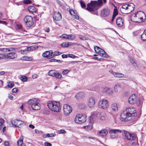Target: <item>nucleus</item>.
<instances>
[{
  "label": "nucleus",
  "mask_w": 146,
  "mask_h": 146,
  "mask_svg": "<svg viewBox=\"0 0 146 146\" xmlns=\"http://www.w3.org/2000/svg\"><path fill=\"white\" fill-rule=\"evenodd\" d=\"M136 115L135 108L131 107L126 109L121 113L120 119L122 121H127L132 119Z\"/></svg>",
  "instance_id": "obj_1"
},
{
  "label": "nucleus",
  "mask_w": 146,
  "mask_h": 146,
  "mask_svg": "<svg viewBox=\"0 0 146 146\" xmlns=\"http://www.w3.org/2000/svg\"><path fill=\"white\" fill-rule=\"evenodd\" d=\"M106 0L91 1L90 3L88 4L86 9L91 13L95 11L99 8V6L102 5L103 3H106Z\"/></svg>",
  "instance_id": "obj_2"
},
{
  "label": "nucleus",
  "mask_w": 146,
  "mask_h": 146,
  "mask_svg": "<svg viewBox=\"0 0 146 146\" xmlns=\"http://www.w3.org/2000/svg\"><path fill=\"white\" fill-rule=\"evenodd\" d=\"M48 108L52 111L58 112L60 110V104L59 102L54 101H49L47 103Z\"/></svg>",
  "instance_id": "obj_3"
},
{
  "label": "nucleus",
  "mask_w": 146,
  "mask_h": 146,
  "mask_svg": "<svg viewBox=\"0 0 146 146\" xmlns=\"http://www.w3.org/2000/svg\"><path fill=\"white\" fill-rule=\"evenodd\" d=\"M146 18L145 14L143 11H138L135 14L133 15L131 17L132 19L134 20L135 23H140L143 22V17Z\"/></svg>",
  "instance_id": "obj_4"
},
{
  "label": "nucleus",
  "mask_w": 146,
  "mask_h": 146,
  "mask_svg": "<svg viewBox=\"0 0 146 146\" xmlns=\"http://www.w3.org/2000/svg\"><path fill=\"white\" fill-rule=\"evenodd\" d=\"M39 101L37 98H33L29 100L27 102L28 104L31 105L34 110H39L40 109Z\"/></svg>",
  "instance_id": "obj_5"
},
{
  "label": "nucleus",
  "mask_w": 146,
  "mask_h": 146,
  "mask_svg": "<svg viewBox=\"0 0 146 146\" xmlns=\"http://www.w3.org/2000/svg\"><path fill=\"white\" fill-rule=\"evenodd\" d=\"M98 106L100 108L106 110L109 107V102L107 100L102 99L99 102Z\"/></svg>",
  "instance_id": "obj_6"
},
{
  "label": "nucleus",
  "mask_w": 146,
  "mask_h": 146,
  "mask_svg": "<svg viewBox=\"0 0 146 146\" xmlns=\"http://www.w3.org/2000/svg\"><path fill=\"white\" fill-rule=\"evenodd\" d=\"M25 25L28 27H32L34 24L33 17L27 15L23 19Z\"/></svg>",
  "instance_id": "obj_7"
},
{
  "label": "nucleus",
  "mask_w": 146,
  "mask_h": 146,
  "mask_svg": "<svg viewBox=\"0 0 146 146\" xmlns=\"http://www.w3.org/2000/svg\"><path fill=\"white\" fill-rule=\"evenodd\" d=\"M125 137L126 139L129 141H132L136 138V136L133 133H130L128 131L123 130Z\"/></svg>",
  "instance_id": "obj_8"
},
{
  "label": "nucleus",
  "mask_w": 146,
  "mask_h": 146,
  "mask_svg": "<svg viewBox=\"0 0 146 146\" xmlns=\"http://www.w3.org/2000/svg\"><path fill=\"white\" fill-rule=\"evenodd\" d=\"M63 110L64 114L68 115L72 112V108L70 105L66 104L64 105Z\"/></svg>",
  "instance_id": "obj_9"
},
{
  "label": "nucleus",
  "mask_w": 146,
  "mask_h": 146,
  "mask_svg": "<svg viewBox=\"0 0 146 146\" xmlns=\"http://www.w3.org/2000/svg\"><path fill=\"white\" fill-rule=\"evenodd\" d=\"M11 123L13 126L15 127H20L23 124V121L17 119H15L11 121Z\"/></svg>",
  "instance_id": "obj_10"
},
{
  "label": "nucleus",
  "mask_w": 146,
  "mask_h": 146,
  "mask_svg": "<svg viewBox=\"0 0 146 146\" xmlns=\"http://www.w3.org/2000/svg\"><path fill=\"white\" fill-rule=\"evenodd\" d=\"M96 116L100 118V120H104L106 119V115H104L103 113H101L100 112H98L96 113L93 114L90 117V119L91 120V119H94V117Z\"/></svg>",
  "instance_id": "obj_11"
},
{
  "label": "nucleus",
  "mask_w": 146,
  "mask_h": 146,
  "mask_svg": "<svg viewBox=\"0 0 146 146\" xmlns=\"http://www.w3.org/2000/svg\"><path fill=\"white\" fill-rule=\"evenodd\" d=\"M53 51L52 50L46 51L42 54V56L48 59H51L53 57Z\"/></svg>",
  "instance_id": "obj_12"
},
{
  "label": "nucleus",
  "mask_w": 146,
  "mask_h": 146,
  "mask_svg": "<svg viewBox=\"0 0 146 146\" xmlns=\"http://www.w3.org/2000/svg\"><path fill=\"white\" fill-rule=\"evenodd\" d=\"M53 19L56 21H60L62 19V15L58 11L54 12L53 14Z\"/></svg>",
  "instance_id": "obj_13"
},
{
  "label": "nucleus",
  "mask_w": 146,
  "mask_h": 146,
  "mask_svg": "<svg viewBox=\"0 0 146 146\" xmlns=\"http://www.w3.org/2000/svg\"><path fill=\"white\" fill-rule=\"evenodd\" d=\"M96 103V102L94 98L92 97H90L88 100V105L90 108H93Z\"/></svg>",
  "instance_id": "obj_14"
},
{
  "label": "nucleus",
  "mask_w": 146,
  "mask_h": 146,
  "mask_svg": "<svg viewBox=\"0 0 146 146\" xmlns=\"http://www.w3.org/2000/svg\"><path fill=\"white\" fill-rule=\"evenodd\" d=\"M134 5L132 3H130L129 4L127 11L125 12H123V14H128L131 13L134 10Z\"/></svg>",
  "instance_id": "obj_15"
},
{
  "label": "nucleus",
  "mask_w": 146,
  "mask_h": 146,
  "mask_svg": "<svg viewBox=\"0 0 146 146\" xmlns=\"http://www.w3.org/2000/svg\"><path fill=\"white\" fill-rule=\"evenodd\" d=\"M110 12V11L109 9L107 8H105L101 11V15L104 17H106L109 15Z\"/></svg>",
  "instance_id": "obj_16"
},
{
  "label": "nucleus",
  "mask_w": 146,
  "mask_h": 146,
  "mask_svg": "<svg viewBox=\"0 0 146 146\" xmlns=\"http://www.w3.org/2000/svg\"><path fill=\"white\" fill-rule=\"evenodd\" d=\"M136 100L135 95L133 94L129 97L128 99V102L130 104H134L136 102Z\"/></svg>",
  "instance_id": "obj_17"
},
{
  "label": "nucleus",
  "mask_w": 146,
  "mask_h": 146,
  "mask_svg": "<svg viewBox=\"0 0 146 146\" xmlns=\"http://www.w3.org/2000/svg\"><path fill=\"white\" fill-rule=\"evenodd\" d=\"M69 13L72 16L73 18L76 19H79V17L77 13L75 10L70 9L69 10Z\"/></svg>",
  "instance_id": "obj_18"
},
{
  "label": "nucleus",
  "mask_w": 146,
  "mask_h": 146,
  "mask_svg": "<svg viewBox=\"0 0 146 146\" xmlns=\"http://www.w3.org/2000/svg\"><path fill=\"white\" fill-rule=\"evenodd\" d=\"M102 92L108 95H111L113 93L112 89L108 88H104L102 90Z\"/></svg>",
  "instance_id": "obj_19"
},
{
  "label": "nucleus",
  "mask_w": 146,
  "mask_h": 146,
  "mask_svg": "<svg viewBox=\"0 0 146 146\" xmlns=\"http://www.w3.org/2000/svg\"><path fill=\"white\" fill-rule=\"evenodd\" d=\"M8 58L9 59H13L17 57V55L16 53L14 52L9 53L7 55Z\"/></svg>",
  "instance_id": "obj_20"
},
{
  "label": "nucleus",
  "mask_w": 146,
  "mask_h": 146,
  "mask_svg": "<svg viewBox=\"0 0 146 146\" xmlns=\"http://www.w3.org/2000/svg\"><path fill=\"white\" fill-rule=\"evenodd\" d=\"M78 116L79 117V119H80V122H81V123H82L86 121V115H83L80 114H77V117Z\"/></svg>",
  "instance_id": "obj_21"
},
{
  "label": "nucleus",
  "mask_w": 146,
  "mask_h": 146,
  "mask_svg": "<svg viewBox=\"0 0 146 146\" xmlns=\"http://www.w3.org/2000/svg\"><path fill=\"white\" fill-rule=\"evenodd\" d=\"M116 23L118 26L119 27H121L123 25V21L121 18L119 17L117 18Z\"/></svg>",
  "instance_id": "obj_22"
},
{
  "label": "nucleus",
  "mask_w": 146,
  "mask_h": 146,
  "mask_svg": "<svg viewBox=\"0 0 146 146\" xmlns=\"http://www.w3.org/2000/svg\"><path fill=\"white\" fill-rule=\"evenodd\" d=\"M110 72H111L112 74L115 76L117 78H123L124 76V74L122 73L115 72L112 70L110 71Z\"/></svg>",
  "instance_id": "obj_23"
},
{
  "label": "nucleus",
  "mask_w": 146,
  "mask_h": 146,
  "mask_svg": "<svg viewBox=\"0 0 146 146\" xmlns=\"http://www.w3.org/2000/svg\"><path fill=\"white\" fill-rule=\"evenodd\" d=\"M108 130L106 129H104L100 131L99 133V134L101 136H105L108 134Z\"/></svg>",
  "instance_id": "obj_24"
},
{
  "label": "nucleus",
  "mask_w": 146,
  "mask_h": 146,
  "mask_svg": "<svg viewBox=\"0 0 146 146\" xmlns=\"http://www.w3.org/2000/svg\"><path fill=\"white\" fill-rule=\"evenodd\" d=\"M85 94L83 92H80L77 93L75 96V98L78 100L84 97Z\"/></svg>",
  "instance_id": "obj_25"
},
{
  "label": "nucleus",
  "mask_w": 146,
  "mask_h": 146,
  "mask_svg": "<svg viewBox=\"0 0 146 146\" xmlns=\"http://www.w3.org/2000/svg\"><path fill=\"white\" fill-rule=\"evenodd\" d=\"M98 54L102 57H107L106 53L101 48L99 52V53H98Z\"/></svg>",
  "instance_id": "obj_26"
},
{
  "label": "nucleus",
  "mask_w": 146,
  "mask_h": 146,
  "mask_svg": "<svg viewBox=\"0 0 146 146\" xmlns=\"http://www.w3.org/2000/svg\"><path fill=\"white\" fill-rule=\"evenodd\" d=\"M128 5L129 4L124 5L122 6L121 8L120 9V11L122 13H123V12H125L127 11Z\"/></svg>",
  "instance_id": "obj_27"
},
{
  "label": "nucleus",
  "mask_w": 146,
  "mask_h": 146,
  "mask_svg": "<svg viewBox=\"0 0 146 146\" xmlns=\"http://www.w3.org/2000/svg\"><path fill=\"white\" fill-rule=\"evenodd\" d=\"M73 44V43L72 42H65L61 44V46L62 47H66Z\"/></svg>",
  "instance_id": "obj_28"
},
{
  "label": "nucleus",
  "mask_w": 146,
  "mask_h": 146,
  "mask_svg": "<svg viewBox=\"0 0 146 146\" xmlns=\"http://www.w3.org/2000/svg\"><path fill=\"white\" fill-rule=\"evenodd\" d=\"M114 90L115 92H119L121 89V85L119 84L116 85L114 88Z\"/></svg>",
  "instance_id": "obj_29"
},
{
  "label": "nucleus",
  "mask_w": 146,
  "mask_h": 146,
  "mask_svg": "<svg viewBox=\"0 0 146 146\" xmlns=\"http://www.w3.org/2000/svg\"><path fill=\"white\" fill-rule=\"evenodd\" d=\"M111 108L112 110L113 111L116 112L118 111V108L116 103H114L111 104Z\"/></svg>",
  "instance_id": "obj_30"
},
{
  "label": "nucleus",
  "mask_w": 146,
  "mask_h": 146,
  "mask_svg": "<svg viewBox=\"0 0 146 146\" xmlns=\"http://www.w3.org/2000/svg\"><path fill=\"white\" fill-rule=\"evenodd\" d=\"M21 59L23 60L32 61L33 58L31 57H28L27 56H25L21 58Z\"/></svg>",
  "instance_id": "obj_31"
},
{
  "label": "nucleus",
  "mask_w": 146,
  "mask_h": 146,
  "mask_svg": "<svg viewBox=\"0 0 146 146\" xmlns=\"http://www.w3.org/2000/svg\"><path fill=\"white\" fill-rule=\"evenodd\" d=\"M28 10L30 13H33L34 12H36V9L34 6H31L29 7L28 9Z\"/></svg>",
  "instance_id": "obj_32"
},
{
  "label": "nucleus",
  "mask_w": 146,
  "mask_h": 146,
  "mask_svg": "<svg viewBox=\"0 0 146 146\" xmlns=\"http://www.w3.org/2000/svg\"><path fill=\"white\" fill-rule=\"evenodd\" d=\"M141 38L142 40H146V30H144L143 33L141 35Z\"/></svg>",
  "instance_id": "obj_33"
},
{
  "label": "nucleus",
  "mask_w": 146,
  "mask_h": 146,
  "mask_svg": "<svg viewBox=\"0 0 146 146\" xmlns=\"http://www.w3.org/2000/svg\"><path fill=\"white\" fill-rule=\"evenodd\" d=\"M53 77H55L58 79H61L62 78V75L60 73L57 71Z\"/></svg>",
  "instance_id": "obj_34"
},
{
  "label": "nucleus",
  "mask_w": 146,
  "mask_h": 146,
  "mask_svg": "<svg viewBox=\"0 0 146 146\" xmlns=\"http://www.w3.org/2000/svg\"><path fill=\"white\" fill-rule=\"evenodd\" d=\"M57 71L54 70H50L48 72V75L50 76L53 77L54 76V75Z\"/></svg>",
  "instance_id": "obj_35"
},
{
  "label": "nucleus",
  "mask_w": 146,
  "mask_h": 146,
  "mask_svg": "<svg viewBox=\"0 0 146 146\" xmlns=\"http://www.w3.org/2000/svg\"><path fill=\"white\" fill-rule=\"evenodd\" d=\"M36 46H31L28 47L27 48V50L28 51H33L36 48Z\"/></svg>",
  "instance_id": "obj_36"
},
{
  "label": "nucleus",
  "mask_w": 146,
  "mask_h": 146,
  "mask_svg": "<svg viewBox=\"0 0 146 146\" xmlns=\"http://www.w3.org/2000/svg\"><path fill=\"white\" fill-rule=\"evenodd\" d=\"M112 130H111L109 132L110 134V137L111 138H115V133L113 132Z\"/></svg>",
  "instance_id": "obj_37"
},
{
  "label": "nucleus",
  "mask_w": 146,
  "mask_h": 146,
  "mask_svg": "<svg viewBox=\"0 0 146 146\" xmlns=\"http://www.w3.org/2000/svg\"><path fill=\"white\" fill-rule=\"evenodd\" d=\"M83 127L86 130H91L92 128V126L91 125L84 126Z\"/></svg>",
  "instance_id": "obj_38"
},
{
  "label": "nucleus",
  "mask_w": 146,
  "mask_h": 146,
  "mask_svg": "<svg viewBox=\"0 0 146 146\" xmlns=\"http://www.w3.org/2000/svg\"><path fill=\"white\" fill-rule=\"evenodd\" d=\"M118 12L117 9H114L113 11L112 18L115 19V18L117 15H118Z\"/></svg>",
  "instance_id": "obj_39"
},
{
  "label": "nucleus",
  "mask_w": 146,
  "mask_h": 146,
  "mask_svg": "<svg viewBox=\"0 0 146 146\" xmlns=\"http://www.w3.org/2000/svg\"><path fill=\"white\" fill-rule=\"evenodd\" d=\"M74 121L76 123L78 124H82L81 122H80V120L79 119V117H77V114L76 115V118L74 119Z\"/></svg>",
  "instance_id": "obj_40"
},
{
  "label": "nucleus",
  "mask_w": 146,
  "mask_h": 146,
  "mask_svg": "<svg viewBox=\"0 0 146 146\" xmlns=\"http://www.w3.org/2000/svg\"><path fill=\"white\" fill-rule=\"evenodd\" d=\"M11 49L10 48H0V51L2 52H6L7 51H11Z\"/></svg>",
  "instance_id": "obj_41"
},
{
  "label": "nucleus",
  "mask_w": 146,
  "mask_h": 146,
  "mask_svg": "<svg viewBox=\"0 0 146 146\" xmlns=\"http://www.w3.org/2000/svg\"><path fill=\"white\" fill-rule=\"evenodd\" d=\"M113 131L115 134L118 133H121L122 131L121 130L118 129H111Z\"/></svg>",
  "instance_id": "obj_42"
},
{
  "label": "nucleus",
  "mask_w": 146,
  "mask_h": 146,
  "mask_svg": "<svg viewBox=\"0 0 146 146\" xmlns=\"http://www.w3.org/2000/svg\"><path fill=\"white\" fill-rule=\"evenodd\" d=\"M94 49L96 52V53L98 54V53H99V52L100 51L101 48L98 46H95L94 47Z\"/></svg>",
  "instance_id": "obj_43"
},
{
  "label": "nucleus",
  "mask_w": 146,
  "mask_h": 146,
  "mask_svg": "<svg viewBox=\"0 0 146 146\" xmlns=\"http://www.w3.org/2000/svg\"><path fill=\"white\" fill-rule=\"evenodd\" d=\"M62 54V53L58 51H55L54 52H53V57L55 56H57Z\"/></svg>",
  "instance_id": "obj_44"
},
{
  "label": "nucleus",
  "mask_w": 146,
  "mask_h": 146,
  "mask_svg": "<svg viewBox=\"0 0 146 146\" xmlns=\"http://www.w3.org/2000/svg\"><path fill=\"white\" fill-rule=\"evenodd\" d=\"M86 106V105L84 103H80L78 105V107L80 109L84 108Z\"/></svg>",
  "instance_id": "obj_45"
},
{
  "label": "nucleus",
  "mask_w": 146,
  "mask_h": 146,
  "mask_svg": "<svg viewBox=\"0 0 146 146\" xmlns=\"http://www.w3.org/2000/svg\"><path fill=\"white\" fill-rule=\"evenodd\" d=\"M21 79L23 82H25L27 80V78L26 76H23L21 77Z\"/></svg>",
  "instance_id": "obj_46"
},
{
  "label": "nucleus",
  "mask_w": 146,
  "mask_h": 146,
  "mask_svg": "<svg viewBox=\"0 0 146 146\" xmlns=\"http://www.w3.org/2000/svg\"><path fill=\"white\" fill-rule=\"evenodd\" d=\"M82 7L83 9H85L86 7V5L84 2L82 0H80V2Z\"/></svg>",
  "instance_id": "obj_47"
},
{
  "label": "nucleus",
  "mask_w": 146,
  "mask_h": 146,
  "mask_svg": "<svg viewBox=\"0 0 146 146\" xmlns=\"http://www.w3.org/2000/svg\"><path fill=\"white\" fill-rule=\"evenodd\" d=\"M23 143V140L22 139H19L17 142V145L18 146H21V145L23 144H24Z\"/></svg>",
  "instance_id": "obj_48"
},
{
  "label": "nucleus",
  "mask_w": 146,
  "mask_h": 146,
  "mask_svg": "<svg viewBox=\"0 0 146 146\" xmlns=\"http://www.w3.org/2000/svg\"><path fill=\"white\" fill-rule=\"evenodd\" d=\"M50 62H56L59 63H60L61 61L60 60H58L55 59H52L49 60Z\"/></svg>",
  "instance_id": "obj_49"
},
{
  "label": "nucleus",
  "mask_w": 146,
  "mask_h": 146,
  "mask_svg": "<svg viewBox=\"0 0 146 146\" xmlns=\"http://www.w3.org/2000/svg\"><path fill=\"white\" fill-rule=\"evenodd\" d=\"M14 84L13 83V82H9V84L7 85L8 86L9 88H11L13 87V86H14Z\"/></svg>",
  "instance_id": "obj_50"
},
{
  "label": "nucleus",
  "mask_w": 146,
  "mask_h": 146,
  "mask_svg": "<svg viewBox=\"0 0 146 146\" xmlns=\"http://www.w3.org/2000/svg\"><path fill=\"white\" fill-rule=\"evenodd\" d=\"M60 38H68V35L66 34H64L60 36Z\"/></svg>",
  "instance_id": "obj_51"
},
{
  "label": "nucleus",
  "mask_w": 146,
  "mask_h": 146,
  "mask_svg": "<svg viewBox=\"0 0 146 146\" xmlns=\"http://www.w3.org/2000/svg\"><path fill=\"white\" fill-rule=\"evenodd\" d=\"M68 35V39H74L76 38L75 36L72 35Z\"/></svg>",
  "instance_id": "obj_52"
},
{
  "label": "nucleus",
  "mask_w": 146,
  "mask_h": 146,
  "mask_svg": "<svg viewBox=\"0 0 146 146\" xmlns=\"http://www.w3.org/2000/svg\"><path fill=\"white\" fill-rule=\"evenodd\" d=\"M69 71H70L68 70H64L62 72V74L64 75H66L68 73Z\"/></svg>",
  "instance_id": "obj_53"
},
{
  "label": "nucleus",
  "mask_w": 146,
  "mask_h": 146,
  "mask_svg": "<svg viewBox=\"0 0 146 146\" xmlns=\"http://www.w3.org/2000/svg\"><path fill=\"white\" fill-rule=\"evenodd\" d=\"M142 103V102L140 100V99H138V101L137 102V104L138 106H140Z\"/></svg>",
  "instance_id": "obj_54"
},
{
  "label": "nucleus",
  "mask_w": 146,
  "mask_h": 146,
  "mask_svg": "<svg viewBox=\"0 0 146 146\" xmlns=\"http://www.w3.org/2000/svg\"><path fill=\"white\" fill-rule=\"evenodd\" d=\"M23 2L25 4H27L30 3L31 1L29 0H24Z\"/></svg>",
  "instance_id": "obj_55"
},
{
  "label": "nucleus",
  "mask_w": 146,
  "mask_h": 146,
  "mask_svg": "<svg viewBox=\"0 0 146 146\" xmlns=\"http://www.w3.org/2000/svg\"><path fill=\"white\" fill-rule=\"evenodd\" d=\"M59 133H66V131L63 129H60L58 131Z\"/></svg>",
  "instance_id": "obj_56"
},
{
  "label": "nucleus",
  "mask_w": 146,
  "mask_h": 146,
  "mask_svg": "<svg viewBox=\"0 0 146 146\" xmlns=\"http://www.w3.org/2000/svg\"><path fill=\"white\" fill-rule=\"evenodd\" d=\"M6 57V56L3 54H0V60L3 59Z\"/></svg>",
  "instance_id": "obj_57"
},
{
  "label": "nucleus",
  "mask_w": 146,
  "mask_h": 146,
  "mask_svg": "<svg viewBox=\"0 0 146 146\" xmlns=\"http://www.w3.org/2000/svg\"><path fill=\"white\" fill-rule=\"evenodd\" d=\"M44 145L45 146H52V144L48 142H45L44 143Z\"/></svg>",
  "instance_id": "obj_58"
},
{
  "label": "nucleus",
  "mask_w": 146,
  "mask_h": 146,
  "mask_svg": "<svg viewBox=\"0 0 146 146\" xmlns=\"http://www.w3.org/2000/svg\"><path fill=\"white\" fill-rule=\"evenodd\" d=\"M68 55V57L69 58H75L76 57V56L74 55L69 54Z\"/></svg>",
  "instance_id": "obj_59"
},
{
  "label": "nucleus",
  "mask_w": 146,
  "mask_h": 146,
  "mask_svg": "<svg viewBox=\"0 0 146 146\" xmlns=\"http://www.w3.org/2000/svg\"><path fill=\"white\" fill-rule=\"evenodd\" d=\"M17 91L18 89L17 88H14L12 90V92L13 93H16L17 92Z\"/></svg>",
  "instance_id": "obj_60"
},
{
  "label": "nucleus",
  "mask_w": 146,
  "mask_h": 146,
  "mask_svg": "<svg viewBox=\"0 0 146 146\" xmlns=\"http://www.w3.org/2000/svg\"><path fill=\"white\" fill-rule=\"evenodd\" d=\"M43 137L44 138L50 137V134L47 133L46 134H44L43 135Z\"/></svg>",
  "instance_id": "obj_61"
},
{
  "label": "nucleus",
  "mask_w": 146,
  "mask_h": 146,
  "mask_svg": "<svg viewBox=\"0 0 146 146\" xmlns=\"http://www.w3.org/2000/svg\"><path fill=\"white\" fill-rule=\"evenodd\" d=\"M38 75L36 74H34L32 76V78L33 79H35L37 78Z\"/></svg>",
  "instance_id": "obj_62"
},
{
  "label": "nucleus",
  "mask_w": 146,
  "mask_h": 146,
  "mask_svg": "<svg viewBox=\"0 0 146 146\" xmlns=\"http://www.w3.org/2000/svg\"><path fill=\"white\" fill-rule=\"evenodd\" d=\"M4 144L5 146H9V142L7 141H5L4 142Z\"/></svg>",
  "instance_id": "obj_63"
},
{
  "label": "nucleus",
  "mask_w": 146,
  "mask_h": 146,
  "mask_svg": "<svg viewBox=\"0 0 146 146\" xmlns=\"http://www.w3.org/2000/svg\"><path fill=\"white\" fill-rule=\"evenodd\" d=\"M79 38L82 40H85V38L83 36L80 35L79 36Z\"/></svg>",
  "instance_id": "obj_64"
}]
</instances>
